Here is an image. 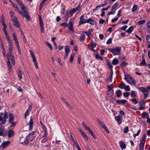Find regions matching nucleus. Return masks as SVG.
Instances as JSON below:
<instances>
[{
  "instance_id": "obj_46",
  "label": "nucleus",
  "mask_w": 150,
  "mask_h": 150,
  "mask_svg": "<svg viewBox=\"0 0 150 150\" xmlns=\"http://www.w3.org/2000/svg\"><path fill=\"white\" fill-rule=\"evenodd\" d=\"M141 132V130L140 129H139L137 132V134H134L133 135V137L134 138H135V137L139 135V133H140Z\"/></svg>"
},
{
  "instance_id": "obj_57",
  "label": "nucleus",
  "mask_w": 150,
  "mask_h": 150,
  "mask_svg": "<svg viewBox=\"0 0 150 150\" xmlns=\"http://www.w3.org/2000/svg\"><path fill=\"white\" fill-rule=\"evenodd\" d=\"M112 40L111 38H109L107 41L106 43L107 44H110L112 43Z\"/></svg>"
},
{
  "instance_id": "obj_41",
  "label": "nucleus",
  "mask_w": 150,
  "mask_h": 150,
  "mask_svg": "<svg viewBox=\"0 0 150 150\" xmlns=\"http://www.w3.org/2000/svg\"><path fill=\"white\" fill-rule=\"evenodd\" d=\"M85 36L84 35H81L80 38L79 40L81 41H84L85 39Z\"/></svg>"
},
{
  "instance_id": "obj_10",
  "label": "nucleus",
  "mask_w": 150,
  "mask_h": 150,
  "mask_svg": "<svg viewBox=\"0 0 150 150\" xmlns=\"http://www.w3.org/2000/svg\"><path fill=\"white\" fill-rule=\"evenodd\" d=\"M24 138L22 137L20 138V141L21 142V143L22 144H23L24 143L25 144L27 145L29 144V139L28 138H26V137L25 139H24V141L23 142V139Z\"/></svg>"
},
{
  "instance_id": "obj_28",
  "label": "nucleus",
  "mask_w": 150,
  "mask_h": 150,
  "mask_svg": "<svg viewBox=\"0 0 150 150\" xmlns=\"http://www.w3.org/2000/svg\"><path fill=\"white\" fill-rule=\"evenodd\" d=\"M88 132L91 134V135L95 139H96V137L95 136V135L93 134V132L92 130L89 128L88 130Z\"/></svg>"
},
{
  "instance_id": "obj_25",
  "label": "nucleus",
  "mask_w": 150,
  "mask_h": 150,
  "mask_svg": "<svg viewBox=\"0 0 150 150\" xmlns=\"http://www.w3.org/2000/svg\"><path fill=\"white\" fill-rule=\"evenodd\" d=\"M146 137V134H144L143 135V137L142 138V140H141V142H142V143L145 144Z\"/></svg>"
},
{
  "instance_id": "obj_44",
  "label": "nucleus",
  "mask_w": 150,
  "mask_h": 150,
  "mask_svg": "<svg viewBox=\"0 0 150 150\" xmlns=\"http://www.w3.org/2000/svg\"><path fill=\"white\" fill-rule=\"evenodd\" d=\"M5 35L6 38L7 39L8 41L11 40L10 39L9 36L8 35L7 32L5 33Z\"/></svg>"
},
{
  "instance_id": "obj_18",
  "label": "nucleus",
  "mask_w": 150,
  "mask_h": 150,
  "mask_svg": "<svg viewBox=\"0 0 150 150\" xmlns=\"http://www.w3.org/2000/svg\"><path fill=\"white\" fill-rule=\"evenodd\" d=\"M95 23V21L92 19L91 18H89L87 19V23H89L92 25H94Z\"/></svg>"
},
{
  "instance_id": "obj_8",
  "label": "nucleus",
  "mask_w": 150,
  "mask_h": 150,
  "mask_svg": "<svg viewBox=\"0 0 150 150\" xmlns=\"http://www.w3.org/2000/svg\"><path fill=\"white\" fill-rule=\"evenodd\" d=\"M13 23V25L16 28H19L20 25L19 24L18 21L17 17L13 18L12 20Z\"/></svg>"
},
{
  "instance_id": "obj_61",
  "label": "nucleus",
  "mask_w": 150,
  "mask_h": 150,
  "mask_svg": "<svg viewBox=\"0 0 150 150\" xmlns=\"http://www.w3.org/2000/svg\"><path fill=\"white\" fill-rule=\"evenodd\" d=\"M40 30L42 33H43L44 32V28L43 27V25H40Z\"/></svg>"
},
{
  "instance_id": "obj_35",
  "label": "nucleus",
  "mask_w": 150,
  "mask_h": 150,
  "mask_svg": "<svg viewBox=\"0 0 150 150\" xmlns=\"http://www.w3.org/2000/svg\"><path fill=\"white\" fill-rule=\"evenodd\" d=\"M118 62V60L116 59H114L112 61V64L114 65H117Z\"/></svg>"
},
{
  "instance_id": "obj_55",
  "label": "nucleus",
  "mask_w": 150,
  "mask_h": 150,
  "mask_svg": "<svg viewBox=\"0 0 150 150\" xmlns=\"http://www.w3.org/2000/svg\"><path fill=\"white\" fill-rule=\"evenodd\" d=\"M146 25L148 28L149 29V31L150 33V21H149L146 23Z\"/></svg>"
},
{
  "instance_id": "obj_60",
  "label": "nucleus",
  "mask_w": 150,
  "mask_h": 150,
  "mask_svg": "<svg viewBox=\"0 0 150 150\" xmlns=\"http://www.w3.org/2000/svg\"><path fill=\"white\" fill-rule=\"evenodd\" d=\"M129 92H126L124 93V96L125 97H127L129 96Z\"/></svg>"
},
{
  "instance_id": "obj_3",
  "label": "nucleus",
  "mask_w": 150,
  "mask_h": 150,
  "mask_svg": "<svg viewBox=\"0 0 150 150\" xmlns=\"http://www.w3.org/2000/svg\"><path fill=\"white\" fill-rule=\"evenodd\" d=\"M125 79L127 82L130 84L134 85L136 83V82L134 79L128 74L125 75Z\"/></svg>"
},
{
  "instance_id": "obj_38",
  "label": "nucleus",
  "mask_w": 150,
  "mask_h": 150,
  "mask_svg": "<svg viewBox=\"0 0 150 150\" xmlns=\"http://www.w3.org/2000/svg\"><path fill=\"white\" fill-rule=\"evenodd\" d=\"M46 1L45 0H43L42 2L40 4V6H39V8L40 9V10L41 8H42V6L44 5V4Z\"/></svg>"
},
{
  "instance_id": "obj_7",
  "label": "nucleus",
  "mask_w": 150,
  "mask_h": 150,
  "mask_svg": "<svg viewBox=\"0 0 150 150\" xmlns=\"http://www.w3.org/2000/svg\"><path fill=\"white\" fill-rule=\"evenodd\" d=\"M35 131H33L30 133L26 137V138H28L30 141H33L35 138V137L34 136V135L35 134Z\"/></svg>"
},
{
  "instance_id": "obj_26",
  "label": "nucleus",
  "mask_w": 150,
  "mask_h": 150,
  "mask_svg": "<svg viewBox=\"0 0 150 150\" xmlns=\"http://www.w3.org/2000/svg\"><path fill=\"white\" fill-rule=\"evenodd\" d=\"M87 19H85L83 18L81 20H80L79 25L81 24H84L86 23H87Z\"/></svg>"
},
{
  "instance_id": "obj_37",
  "label": "nucleus",
  "mask_w": 150,
  "mask_h": 150,
  "mask_svg": "<svg viewBox=\"0 0 150 150\" xmlns=\"http://www.w3.org/2000/svg\"><path fill=\"white\" fill-rule=\"evenodd\" d=\"M46 44L47 45L49 48L50 49L51 51L53 50V47L51 44H50L49 42H45Z\"/></svg>"
},
{
  "instance_id": "obj_54",
  "label": "nucleus",
  "mask_w": 150,
  "mask_h": 150,
  "mask_svg": "<svg viewBox=\"0 0 150 150\" xmlns=\"http://www.w3.org/2000/svg\"><path fill=\"white\" fill-rule=\"evenodd\" d=\"M29 110H26V111L25 112V119L26 118V117H27V116L29 115Z\"/></svg>"
},
{
  "instance_id": "obj_33",
  "label": "nucleus",
  "mask_w": 150,
  "mask_h": 150,
  "mask_svg": "<svg viewBox=\"0 0 150 150\" xmlns=\"http://www.w3.org/2000/svg\"><path fill=\"white\" fill-rule=\"evenodd\" d=\"M70 51V49L68 45H67L65 48V53H67L69 54Z\"/></svg>"
},
{
  "instance_id": "obj_52",
  "label": "nucleus",
  "mask_w": 150,
  "mask_h": 150,
  "mask_svg": "<svg viewBox=\"0 0 150 150\" xmlns=\"http://www.w3.org/2000/svg\"><path fill=\"white\" fill-rule=\"evenodd\" d=\"M96 46V43H93V42H91V47L92 48H95Z\"/></svg>"
},
{
  "instance_id": "obj_20",
  "label": "nucleus",
  "mask_w": 150,
  "mask_h": 150,
  "mask_svg": "<svg viewBox=\"0 0 150 150\" xmlns=\"http://www.w3.org/2000/svg\"><path fill=\"white\" fill-rule=\"evenodd\" d=\"M61 100L63 101L64 103H65L66 105L67 106L70 108H72V107L68 103V102L66 101L64 98L62 97L61 98Z\"/></svg>"
},
{
  "instance_id": "obj_19",
  "label": "nucleus",
  "mask_w": 150,
  "mask_h": 150,
  "mask_svg": "<svg viewBox=\"0 0 150 150\" xmlns=\"http://www.w3.org/2000/svg\"><path fill=\"white\" fill-rule=\"evenodd\" d=\"M116 102L118 104H125L127 101L125 100H117Z\"/></svg>"
},
{
  "instance_id": "obj_64",
  "label": "nucleus",
  "mask_w": 150,
  "mask_h": 150,
  "mask_svg": "<svg viewBox=\"0 0 150 150\" xmlns=\"http://www.w3.org/2000/svg\"><path fill=\"white\" fill-rule=\"evenodd\" d=\"M100 54L102 55H103L104 54V53L105 52V51L104 50H100Z\"/></svg>"
},
{
  "instance_id": "obj_30",
  "label": "nucleus",
  "mask_w": 150,
  "mask_h": 150,
  "mask_svg": "<svg viewBox=\"0 0 150 150\" xmlns=\"http://www.w3.org/2000/svg\"><path fill=\"white\" fill-rule=\"evenodd\" d=\"M125 84L122 82H121L120 84V86L119 87L121 89H124L125 88Z\"/></svg>"
},
{
  "instance_id": "obj_23",
  "label": "nucleus",
  "mask_w": 150,
  "mask_h": 150,
  "mask_svg": "<svg viewBox=\"0 0 150 150\" xmlns=\"http://www.w3.org/2000/svg\"><path fill=\"white\" fill-rule=\"evenodd\" d=\"M79 6H78L76 8L74 9L73 10L71 11H70V14L72 15L74 13L76 12L78 10H79Z\"/></svg>"
},
{
  "instance_id": "obj_34",
  "label": "nucleus",
  "mask_w": 150,
  "mask_h": 150,
  "mask_svg": "<svg viewBox=\"0 0 150 150\" xmlns=\"http://www.w3.org/2000/svg\"><path fill=\"white\" fill-rule=\"evenodd\" d=\"M22 74L23 72L22 71L19 70L18 74V77L20 79H21L22 78Z\"/></svg>"
},
{
  "instance_id": "obj_6",
  "label": "nucleus",
  "mask_w": 150,
  "mask_h": 150,
  "mask_svg": "<svg viewBox=\"0 0 150 150\" xmlns=\"http://www.w3.org/2000/svg\"><path fill=\"white\" fill-rule=\"evenodd\" d=\"M25 10V9L23 10L24 11L23 13L20 10H19L18 11L19 13L22 15L23 18L25 17L28 20H30V18L27 12Z\"/></svg>"
},
{
  "instance_id": "obj_17",
  "label": "nucleus",
  "mask_w": 150,
  "mask_h": 150,
  "mask_svg": "<svg viewBox=\"0 0 150 150\" xmlns=\"http://www.w3.org/2000/svg\"><path fill=\"white\" fill-rule=\"evenodd\" d=\"M79 130L83 137H84L86 140H88V138L86 134L81 129H79Z\"/></svg>"
},
{
  "instance_id": "obj_36",
  "label": "nucleus",
  "mask_w": 150,
  "mask_h": 150,
  "mask_svg": "<svg viewBox=\"0 0 150 150\" xmlns=\"http://www.w3.org/2000/svg\"><path fill=\"white\" fill-rule=\"evenodd\" d=\"M146 22L145 20H141L139 21L137 23L139 25H140L142 24H143L144 23Z\"/></svg>"
},
{
  "instance_id": "obj_1",
  "label": "nucleus",
  "mask_w": 150,
  "mask_h": 150,
  "mask_svg": "<svg viewBox=\"0 0 150 150\" xmlns=\"http://www.w3.org/2000/svg\"><path fill=\"white\" fill-rule=\"evenodd\" d=\"M9 46L8 47V54H6L7 57V64L8 66V68L9 71L11 72L12 71V66L10 63V59L11 61L12 64L13 65L15 64V60L14 55L13 54L12 51L13 50L12 42L11 41H8Z\"/></svg>"
},
{
  "instance_id": "obj_50",
  "label": "nucleus",
  "mask_w": 150,
  "mask_h": 150,
  "mask_svg": "<svg viewBox=\"0 0 150 150\" xmlns=\"http://www.w3.org/2000/svg\"><path fill=\"white\" fill-rule=\"evenodd\" d=\"M1 23L2 24H5V19L4 18V16L3 15H2L1 16Z\"/></svg>"
},
{
  "instance_id": "obj_12",
  "label": "nucleus",
  "mask_w": 150,
  "mask_h": 150,
  "mask_svg": "<svg viewBox=\"0 0 150 150\" xmlns=\"http://www.w3.org/2000/svg\"><path fill=\"white\" fill-rule=\"evenodd\" d=\"M115 119L117 122L118 125H120L122 123V117L121 116L117 115L115 117Z\"/></svg>"
},
{
  "instance_id": "obj_40",
  "label": "nucleus",
  "mask_w": 150,
  "mask_h": 150,
  "mask_svg": "<svg viewBox=\"0 0 150 150\" xmlns=\"http://www.w3.org/2000/svg\"><path fill=\"white\" fill-rule=\"evenodd\" d=\"M82 125L86 129L88 130L90 128L87 126L86 124H85L84 122H82Z\"/></svg>"
},
{
  "instance_id": "obj_2",
  "label": "nucleus",
  "mask_w": 150,
  "mask_h": 150,
  "mask_svg": "<svg viewBox=\"0 0 150 150\" xmlns=\"http://www.w3.org/2000/svg\"><path fill=\"white\" fill-rule=\"evenodd\" d=\"M108 50L110 51L114 55H119L120 54L121 48L120 47H117L115 48H111Z\"/></svg>"
},
{
  "instance_id": "obj_27",
  "label": "nucleus",
  "mask_w": 150,
  "mask_h": 150,
  "mask_svg": "<svg viewBox=\"0 0 150 150\" xmlns=\"http://www.w3.org/2000/svg\"><path fill=\"white\" fill-rule=\"evenodd\" d=\"M74 55L75 54L74 53H73L71 54L69 59V61L71 63H72L73 62Z\"/></svg>"
},
{
  "instance_id": "obj_43",
  "label": "nucleus",
  "mask_w": 150,
  "mask_h": 150,
  "mask_svg": "<svg viewBox=\"0 0 150 150\" xmlns=\"http://www.w3.org/2000/svg\"><path fill=\"white\" fill-rule=\"evenodd\" d=\"M39 18L40 21V25H43V21L41 16L40 15L39 16Z\"/></svg>"
},
{
  "instance_id": "obj_39",
  "label": "nucleus",
  "mask_w": 150,
  "mask_h": 150,
  "mask_svg": "<svg viewBox=\"0 0 150 150\" xmlns=\"http://www.w3.org/2000/svg\"><path fill=\"white\" fill-rule=\"evenodd\" d=\"M113 73L112 71H111L110 72V74L109 76V80H110V81H112V78L113 75Z\"/></svg>"
},
{
  "instance_id": "obj_42",
  "label": "nucleus",
  "mask_w": 150,
  "mask_h": 150,
  "mask_svg": "<svg viewBox=\"0 0 150 150\" xmlns=\"http://www.w3.org/2000/svg\"><path fill=\"white\" fill-rule=\"evenodd\" d=\"M118 5V3H116L115 4H114L111 8V11H114V10L116 8Z\"/></svg>"
},
{
  "instance_id": "obj_14",
  "label": "nucleus",
  "mask_w": 150,
  "mask_h": 150,
  "mask_svg": "<svg viewBox=\"0 0 150 150\" xmlns=\"http://www.w3.org/2000/svg\"><path fill=\"white\" fill-rule=\"evenodd\" d=\"M10 142L9 141H6L2 143L0 146H2L3 148H4L8 146L10 144Z\"/></svg>"
},
{
  "instance_id": "obj_24",
  "label": "nucleus",
  "mask_w": 150,
  "mask_h": 150,
  "mask_svg": "<svg viewBox=\"0 0 150 150\" xmlns=\"http://www.w3.org/2000/svg\"><path fill=\"white\" fill-rule=\"evenodd\" d=\"M116 94L117 97H120L122 95L121 91L120 90H117L116 92Z\"/></svg>"
},
{
  "instance_id": "obj_13",
  "label": "nucleus",
  "mask_w": 150,
  "mask_h": 150,
  "mask_svg": "<svg viewBox=\"0 0 150 150\" xmlns=\"http://www.w3.org/2000/svg\"><path fill=\"white\" fill-rule=\"evenodd\" d=\"M18 5L20 7L22 10H24L25 9V8L23 4L21 2L20 0H16Z\"/></svg>"
},
{
  "instance_id": "obj_63",
  "label": "nucleus",
  "mask_w": 150,
  "mask_h": 150,
  "mask_svg": "<svg viewBox=\"0 0 150 150\" xmlns=\"http://www.w3.org/2000/svg\"><path fill=\"white\" fill-rule=\"evenodd\" d=\"M127 64V63L126 62H124L122 63H121V65L123 67H125Z\"/></svg>"
},
{
  "instance_id": "obj_45",
  "label": "nucleus",
  "mask_w": 150,
  "mask_h": 150,
  "mask_svg": "<svg viewBox=\"0 0 150 150\" xmlns=\"http://www.w3.org/2000/svg\"><path fill=\"white\" fill-rule=\"evenodd\" d=\"M137 5H134L132 9V11L134 12L137 9Z\"/></svg>"
},
{
  "instance_id": "obj_29",
  "label": "nucleus",
  "mask_w": 150,
  "mask_h": 150,
  "mask_svg": "<svg viewBox=\"0 0 150 150\" xmlns=\"http://www.w3.org/2000/svg\"><path fill=\"white\" fill-rule=\"evenodd\" d=\"M133 27L132 26H131L129 28L126 30V32L129 33H131L133 30Z\"/></svg>"
},
{
  "instance_id": "obj_62",
  "label": "nucleus",
  "mask_w": 150,
  "mask_h": 150,
  "mask_svg": "<svg viewBox=\"0 0 150 150\" xmlns=\"http://www.w3.org/2000/svg\"><path fill=\"white\" fill-rule=\"evenodd\" d=\"M13 6L14 8H15V9L16 10H18V8L16 5L15 4L13 5Z\"/></svg>"
},
{
  "instance_id": "obj_9",
  "label": "nucleus",
  "mask_w": 150,
  "mask_h": 150,
  "mask_svg": "<svg viewBox=\"0 0 150 150\" xmlns=\"http://www.w3.org/2000/svg\"><path fill=\"white\" fill-rule=\"evenodd\" d=\"M67 27H68L69 30L71 32H73L74 30L73 28V22L71 21H69L68 26Z\"/></svg>"
},
{
  "instance_id": "obj_4",
  "label": "nucleus",
  "mask_w": 150,
  "mask_h": 150,
  "mask_svg": "<svg viewBox=\"0 0 150 150\" xmlns=\"http://www.w3.org/2000/svg\"><path fill=\"white\" fill-rule=\"evenodd\" d=\"M138 89L144 94H146V93L149 94V90L150 89V85L148 86L146 88L143 87H139Z\"/></svg>"
},
{
  "instance_id": "obj_49",
  "label": "nucleus",
  "mask_w": 150,
  "mask_h": 150,
  "mask_svg": "<svg viewBox=\"0 0 150 150\" xmlns=\"http://www.w3.org/2000/svg\"><path fill=\"white\" fill-rule=\"evenodd\" d=\"M146 62L144 58L143 59L140 64V65H143L145 64Z\"/></svg>"
},
{
  "instance_id": "obj_53",
  "label": "nucleus",
  "mask_w": 150,
  "mask_h": 150,
  "mask_svg": "<svg viewBox=\"0 0 150 150\" xmlns=\"http://www.w3.org/2000/svg\"><path fill=\"white\" fill-rule=\"evenodd\" d=\"M129 131V128L128 127H126L124 130V132L125 133H127Z\"/></svg>"
},
{
  "instance_id": "obj_5",
  "label": "nucleus",
  "mask_w": 150,
  "mask_h": 150,
  "mask_svg": "<svg viewBox=\"0 0 150 150\" xmlns=\"http://www.w3.org/2000/svg\"><path fill=\"white\" fill-rule=\"evenodd\" d=\"M98 123L100 126L103 129L108 133H109V131L106 127L105 124H103L99 119H98Z\"/></svg>"
},
{
  "instance_id": "obj_51",
  "label": "nucleus",
  "mask_w": 150,
  "mask_h": 150,
  "mask_svg": "<svg viewBox=\"0 0 150 150\" xmlns=\"http://www.w3.org/2000/svg\"><path fill=\"white\" fill-rule=\"evenodd\" d=\"M10 16L11 17V19L12 20V19L13 18H14V17H17L16 16H14V13L12 11H10Z\"/></svg>"
},
{
  "instance_id": "obj_59",
  "label": "nucleus",
  "mask_w": 150,
  "mask_h": 150,
  "mask_svg": "<svg viewBox=\"0 0 150 150\" xmlns=\"http://www.w3.org/2000/svg\"><path fill=\"white\" fill-rule=\"evenodd\" d=\"M7 113L6 112H5L4 113V119H6L7 118H8V116H7Z\"/></svg>"
},
{
  "instance_id": "obj_56",
  "label": "nucleus",
  "mask_w": 150,
  "mask_h": 150,
  "mask_svg": "<svg viewBox=\"0 0 150 150\" xmlns=\"http://www.w3.org/2000/svg\"><path fill=\"white\" fill-rule=\"evenodd\" d=\"M132 101L134 103L136 104L138 103V101L137 100L136 98H134L132 100Z\"/></svg>"
},
{
  "instance_id": "obj_11",
  "label": "nucleus",
  "mask_w": 150,
  "mask_h": 150,
  "mask_svg": "<svg viewBox=\"0 0 150 150\" xmlns=\"http://www.w3.org/2000/svg\"><path fill=\"white\" fill-rule=\"evenodd\" d=\"M140 106L139 107V109L140 110H143L145 107V104L144 102V100H142L140 102Z\"/></svg>"
},
{
  "instance_id": "obj_16",
  "label": "nucleus",
  "mask_w": 150,
  "mask_h": 150,
  "mask_svg": "<svg viewBox=\"0 0 150 150\" xmlns=\"http://www.w3.org/2000/svg\"><path fill=\"white\" fill-rule=\"evenodd\" d=\"M119 145L121 149L122 150L126 148V146L125 144L122 141H120Z\"/></svg>"
},
{
  "instance_id": "obj_58",
  "label": "nucleus",
  "mask_w": 150,
  "mask_h": 150,
  "mask_svg": "<svg viewBox=\"0 0 150 150\" xmlns=\"http://www.w3.org/2000/svg\"><path fill=\"white\" fill-rule=\"evenodd\" d=\"M51 74L52 75L54 76V78L55 79V81L57 82V79H56V74L55 73H54V72H52L51 73Z\"/></svg>"
},
{
  "instance_id": "obj_48",
  "label": "nucleus",
  "mask_w": 150,
  "mask_h": 150,
  "mask_svg": "<svg viewBox=\"0 0 150 150\" xmlns=\"http://www.w3.org/2000/svg\"><path fill=\"white\" fill-rule=\"evenodd\" d=\"M146 40L148 43H150V35H147L146 38Z\"/></svg>"
},
{
  "instance_id": "obj_31",
  "label": "nucleus",
  "mask_w": 150,
  "mask_h": 150,
  "mask_svg": "<svg viewBox=\"0 0 150 150\" xmlns=\"http://www.w3.org/2000/svg\"><path fill=\"white\" fill-rule=\"evenodd\" d=\"M142 116L143 118H148L149 117V114L145 112H143L142 114Z\"/></svg>"
},
{
  "instance_id": "obj_47",
  "label": "nucleus",
  "mask_w": 150,
  "mask_h": 150,
  "mask_svg": "<svg viewBox=\"0 0 150 150\" xmlns=\"http://www.w3.org/2000/svg\"><path fill=\"white\" fill-rule=\"evenodd\" d=\"M125 91H130V88L129 86H126L125 88H124Z\"/></svg>"
},
{
  "instance_id": "obj_32",
  "label": "nucleus",
  "mask_w": 150,
  "mask_h": 150,
  "mask_svg": "<svg viewBox=\"0 0 150 150\" xmlns=\"http://www.w3.org/2000/svg\"><path fill=\"white\" fill-rule=\"evenodd\" d=\"M136 92L135 91H131V97L132 98L135 97L136 96Z\"/></svg>"
},
{
  "instance_id": "obj_15",
  "label": "nucleus",
  "mask_w": 150,
  "mask_h": 150,
  "mask_svg": "<svg viewBox=\"0 0 150 150\" xmlns=\"http://www.w3.org/2000/svg\"><path fill=\"white\" fill-rule=\"evenodd\" d=\"M33 119L32 117H30V120L29 122L28 125H29V129L30 130H31L33 127Z\"/></svg>"
},
{
  "instance_id": "obj_22",
  "label": "nucleus",
  "mask_w": 150,
  "mask_h": 150,
  "mask_svg": "<svg viewBox=\"0 0 150 150\" xmlns=\"http://www.w3.org/2000/svg\"><path fill=\"white\" fill-rule=\"evenodd\" d=\"M14 132L13 130H10L8 132V136L9 137H11L14 135Z\"/></svg>"
},
{
  "instance_id": "obj_21",
  "label": "nucleus",
  "mask_w": 150,
  "mask_h": 150,
  "mask_svg": "<svg viewBox=\"0 0 150 150\" xmlns=\"http://www.w3.org/2000/svg\"><path fill=\"white\" fill-rule=\"evenodd\" d=\"M9 122H13L14 119V117L13 114L10 113L9 114Z\"/></svg>"
}]
</instances>
